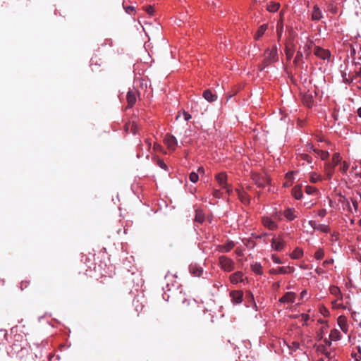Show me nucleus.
<instances>
[{
	"instance_id": "nucleus-32",
	"label": "nucleus",
	"mask_w": 361,
	"mask_h": 361,
	"mask_svg": "<svg viewBox=\"0 0 361 361\" xmlns=\"http://www.w3.org/2000/svg\"><path fill=\"white\" fill-rule=\"evenodd\" d=\"M280 8V4L271 2L267 5V9L269 12H276Z\"/></svg>"
},
{
	"instance_id": "nucleus-29",
	"label": "nucleus",
	"mask_w": 361,
	"mask_h": 361,
	"mask_svg": "<svg viewBox=\"0 0 361 361\" xmlns=\"http://www.w3.org/2000/svg\"><path fill=\"white\" fill-rule=\"evenodd\" d=\"M343 299H339V298H336L334 300L331 302L332 307L334 309H344L345 306L341 302Z\"/></svg>"
},
{
	"instance_id": "nucleus-11",
	"label": "nucleus",
	"mask_w": 361,
	"mask_h": 361,
	"mask_svg": "<svg viewBox=\"0 0 361 361\" xmlns=\"http://www.w3.org/2000/svg\"><path fill=\"white\" fill-rule=\"evenodd\" d=\"M230 296L233 304H240L243 301V293L241 290H233L230 293Z\"/></svg>"
},
{
	"instance_id": "nucleus-56",
	"label": "nucleus",
	"mask_w": 361,
	"mask_h": 361,
	"mask_svg": "<svg viewBox=\"0 0 361 361\" xmlns=\"http://www.w3.org/2000/svg\"><path fill=\"white\" fill-rule=\"evenodd\" d=\"M197 173L203 175L204 173V169L203 167L200 166L197 169Z\"/></svg>"
},
{
	"instance_id": "nucleus-51",
	"label": "nucleus",
	"mask_w": 361,
	"mask_h": 361,
	"mask_svg": "<svg viewBox=\"0 0 361 361\" xmlns=\"http://www.w3.org/2000/svg\"><path fill=\"white\" fill-rule=\"evenodd\" d=\"M302 159L307 161V163H312V158L308 154H302Z\"/></svg>"
},
{
	"instance_id": "nucleus-49",
	"label": "nucleus",
	"mask_w": 361,
	"mask_h": 361,
	"mask_svg": "<svg viewBox=\"0 0 361 361\" xmlns=\"http://www.w3.org/2000/svg\"><path fill=\"white\" fill-rule=\"evenodd\" d=\"M302 58V55L299 51L298 52L295 59H294V63L297 64Z\"/></svg>"
},
{
	"instance_id": "nucleus-34",
	"label": "nucleus",
	"mask_w": 361,
	"mask_h": 361,
	"mask_svg": "<svg viewBox=\"0 0 361 361\" xmlns=\"http://www.w3.org/2000/svg\"><path fill=\"white\" fill-rule=\"evenodd\" d=\"M341 158L339 153H334L332 157V162L331 164L334 165L335 166L341 161Z\"/></svg>"
},
{
	"instance_id": "nucleus-55",
	"label": "nucleus",
	"mask_w": 361,
	"mask_h": 361,
	"mask_svg": "<svg viewBox=\"0 0 361 361\" xmlns=\"http://www.w3.org/2000/svg\"><path fill=\"white\" fill-rule=\"evenodd\" d=\"M125 9H126V11L127 13H129L130 11H135V8L133 6H127Z\"/></svg>"
},
{
	"instance_id": "nucleus-16",
	"label": "nucleus",
	"mask_w": 361,
	"mask_h": 361,
	"mask_svg": "<svg viewBox=\"0 0 361 361\" xmlns=\"http://www.w3.org/2000/svg\"><path fill=\"white\" fill-rule=\"evenodd\" d=\"M334 167L335 166L331 164V163H326L324 166V172L326 176V179L330 180L333 176L334 173Z\"/></svg>"
},
{
	"instance_id": "nucleus-45",
	"label": "nucleus",
	"mask_w": 361,
	"mask_h": 361,
	"mask_svg": "<svg viewBox=\"0 0 361 361\" xmlns=\"http://www.w3.org/2000/svg\"><path fill=\"white\" fill-rule=\"evenodd\" d=\"M320 312L324 316H327L329 314V310L324 306H321L320 307Z\"/></svg>"
},
{
	"instance_id": "nucleus-61",
	"label": "nucleus",
	"mask_w": 361,
	"mask_h": 361,
	"mask_svg": "<svg viewBox=\"0 0 361 361\" xmlns=\"http://www.w3.org/2000/svg\"><path fill=\"white\" fill-rule=\"evenodd\" d=\"M0 332L3 334V336H4V338L6 336V335H7V332H6V330H3V329H1V330L0 331Z\"/></svg>"
},
{
	"instance_id": "nucleus-18",
	"label": "nucleus",
	"mask_w": 361,
	"mask_h": 361,
	"mask_svg": "<svg viewBox=\"0 0 361 361\" xmlns=\"http://www.w3.org/2000/svg\"><path fill=\"white\" fill-rule=\"evenodd\" d=\"M283 215L288 221H293L297 217V215L295 214V210L293 208L286 209L283 212Z\"/></svg>"
},
{
	"instance_id": "nucleus-14",
	"label": "nucleus",
	"mask_w": 361,
	"mask_h": 361,
	"mask_svg": "<svg viewBox=\"0 0 361 361\" xmlns=\"http://www.w3.org/2000/svg\"><path fill=\"white\" fill-rule=\"evenodd\" d=\"M189 269L190 274H192L194 276L199 277L202 275L203 272L202 268L195 264H190Z\"/></svg>"
},
{
	"instance_id": "nucleus-10",
	"label": "nucleus",
	"mask_w": 361,
	"mask_h": 361,
	"mask_svg": "<svg viewBox=\"0 0 361 361\" xmlns=\"http://www.w3.org/2000/svg\"><path fill=\"white\" fill-rule=\"evenodd\" d=\"M314 54L324 60L329 59L331 56V54L329 50L322 49L321 47H317L314 49Z\"/></svg>"
},
{
	"instance_id": "nucleus-7",
	"label": "nucleus",
	"mask_w": 361,
	"mask_h": 361,
	"mask_svg": "<svg viewBox=\"0 0 361 361\" xmlns=\"http://www.w3.org/2000/svg\"><path fill=\"white\" fill-rule=\"evenodd\" d=\"M262 223L264 227L271 231H274L278 228L277 224L269 216H263Z\"/></svg>"
},
{
	"instance_id": "nucleus-9",
	"label": "nucleus",
	"mask_w": 361,
	"mask_h": 361,
	"mask_svg": "<svg viewBox=\"0 0 361 361\" xmlns=\"http://www.w3.org/2000/svg\"><path fill=\"white\" fill-rule=\"evenodd\" d=\"M294 270L295 269L293 267H280L276 269H271L270 273L272 274H286L293 273Z\"/></svg>"
},
{
	"instance_id": "nucleus-53",
	"label": "nucleus",
	"mask_w": 361,
	"mask_h": 361,
	"mask_svg": "<svg viewBox=\"0 0 361 361\" xmlns=\"http://www.w3.org/2000/svg\"><path fill=\"white\" fill-rule=\"evenodd\" d=\"M302 319L304 322H307L310 319V316L307 314H301Z\"/></svg>"
},
{
	"instance_id": "nucleus-24",
	"label": "nucleus",
	"mask_w": 361,
	"mask_h": 361,
	"mask_svg": "<svg viewBox=\"0 0 361 361\" xmlns=\"http://www.w3.org/2000/svg\"><path fill=\"white\" fill-rule=\"evenodd\" d=\"M292 194L296 200H300L302 197L301 186L296 185L292 190Z\"/></svg>"
},
{
	"instance_id": "nucleus-8",
	"label": "nucleus",
	"mask_w": 361,
	"mask_h": 361,
	"mask_svg": "<svg viewBox=\"0 0 361 361\" xmlns=\"http://www.w3.org/2000/svg\"><path fill=\"white\" fill-rule=\"evenodd\" d=\"M164 142L167 145L169 149L171 150H175L178 145L176 138L171 134H166L165 135Z\"/></svg>"
},
{
	"instance_id": "nucleus-13",
	"label": "nucleus",
	"mask_w": 361,
	"mask_h": 361,
	"mask_svg": "<svg viewBox=\"0 0 361 361\" xmlns=\"http://www.w3.org/2000/svg\"><path fill=\"white\" fill-rule=\"evenodd\" d=\"M337 322L341 329L346 334L348 331V324L347 318L344 315H341L337 319Z\"/></svg>"
},
{
	"instance_id": "nucleus-12",
	"label": "nucleus",
	"mask_w": 361,
	"mask_h": 361,
	"mask_svg": "<svg viewBox=\"0 0 361 361\" xmlns=\"http://www.w3.org/2000/svg\"><path fill=\"white\" fill-rule=\"evenodd\" d=\"M296 294L293 292H287L279 299L281 303H293L295 302Z\"/></svg>"
},
{
	"instance_id": "nucleus-31",
	"label": "nucleus",
	"mask_w": 361,
	"mask_h": 361,
	"mask_svg": "<svg viewBox=\"0 0 361 361\" xmlns=\"http://www.w3.org/2000/svg\"><path fill=\"white\" fill-rule=\"evenodd\" d=\"M323 326L320 329V333L319 334L320 338H323L324 335H325L327 332V329L329 328V325L327 323L323 320L319 321Z\"/></svg>"
},
{
	"instance_id": "nucleus-21",
	"label": "nucleus",
	"mask_w": 361,
	"mask_h": 361,
	"mask_svg": "<svg viewBox=\"0 0 361 361\" xmlns=\"http://www.w3.org/2000/svg\"><path fill=\"white\" fill-rule=\"evenodd\" d=\"M203 97L208 102H212L216 100L217 96L213 94L210 90H206L203 92Z\"/></svg>"
},
{
	"instance_id": "nucleus-37",
	"label": "nucleus",
	"mask_w": 361,
	"mask_h": 361,
	"mask_svg": "<svg viewBox=\"0 0 361 361\" xmlns=\"http://www.w3.org/2000/svg\"><path fill=\"white\" fill-rule=\"evenodd\" d=\"M130 128V132L133 133V134H135L137 130L136 124L133 122V123L126 124L125 126V129L126 131H128Z\"/></svg>"
},
{
	"instance_id": "nucleus-19",
	"label": "nucleus",
	"mask_w": 361,
	"mask_h": 361,
	"mask_svg": "<svg viewBox=\"0 0 361 361\" xmlns=\"http://www.w3.org/2000/svg\"><path fill=\"white\" fill-rule=\"evenodd\" d=\"M128 104L130 107L133 106L136 102V93L134 91H129L126 95Z\"/></svg>"
},
{
	"instance_id": "nucleus-36",
	"label": "nucleus",
	"mask_w": 361,
	"mask_h": 361,
	"mask_svg": "<svg viewBox=\"0 0 361 361\" xmlns=\"http://www.w3.org/2000/svg\"><path fill=\"white\" fill-rule=\"evenodd\" d=\"M195 220L199 223H202L204 221V217L201 211L196 210Z\"/></svg>"
},
{
	"instance_id": "nucleus-25",
	"label": "nucleus",
	"mask_w": 361,
	"mask_h": 361,
	"mask_svg": "<svg viewBox=\"0 0 361 361\" xmlns=\"http://www.w3.org/2000/svg\"><path fill=\"white\" fill-rule=\"evenodd\" d=\"M310 148L312 149L314 152H315L322 160L326 159L329 156V152L326 151H323L318 149H313L312 147H310Z\"/></svg>"
},
{
	"instance_id": "nucleus-3",
	"label": "nucleus",
	"mask_w": 361,
	"mask_h": 361,
	"mask_svg": "<svg viewBox=\"0 0 361 361\" xmlns=\"http://www.w3.org/2000/svg\"><path fill=\"white\" fill-rule=\"evenodd\" d=\"M216 180L218 182L219 185L222 188L226 189V192L230 195L233 192L232 187L228 184L227 183V175L225 173H219L215 176Z\"/></svg>"
},
{
	"instance_id": "nucleus-30",
	"label": "nucleus",
	"mask_w": 361,
	"mask_h": 361,
	"mask_svg": "<svg viewBox=\"0 0 361 361\" xmlns=\"http://www.w3.org/2000/svg\"><path fill=\"white\" fill-rule=\"evenodd\" d=\"M251 269L252 271L257 274L262 275L263 273L262 267L259 263L255 262V264H252Z\"/></svg>"
},
{
	"instance_id": "nucleus-1",
	"label": "nucleus",
	"mask_w": 361,
	"mask_h": 361,
	"mask_svg": "<svg viewBox=\"0 0 361 361\" xmlns=\"http://www.w3.org/2000/svg\"><path fill=\"white\" fill-rule=\"evenodd\" d=\"M264 55V59L261 65V70L279 60L278 50L276 46H274L271 49H267Z\"/></svg>"
},
{
	"instance_id": "nucleus-48",
	"label": "nucleus",
	"mask_w": 361,
	"mask_h": 361,
	"mask_svg": "<svg viewBox=\"0 0 361 361\" xmlns=\"http://www.w3.org/2000/svg\"><path fill=\"white\" fill-rule=\"evenodd\" d=\"M327 214V211L326 209H320L319 212H318V216L322 217V218H324Z\"/></svg>"
},
{
	"instance_id": "nucleus-27",
	"label": "nucleus",
	"mask_w": 361,
	"mask_h": 361,
	"mask_svg": "<svg viewBox=\"0 0 361 361\" xmlns=\"http://www.w3.org/2000/svg\"><path fill=\"white\" fill-rule=\"evenodd\" d=\"M267 25H261L257 31L256 32L255 35V39H259L265 32V31L267 30Z\"/></svg>"
},
{
	"instance_id": "nucleus-54",
	"label": "nucleus",
	"mask_w": 361,
	"mask_h": 361,
	"mask_svg": "<svg viewBox=\"0 0 361 361\" xmlns=\"http://www.w3.org/2000/svg\"><path fill=\"white\" fill-rule=\"evenodd\" d=\"M351 201H352L353 207L355 208V210H357L358 208V203H357V200L352 199Z\"/></svg>"
},
{
	"instance_id": "nucleus-20",
	"label": "nucleus",
	"mask_w": 361,
	"mask_h": 361,
	"mask_svg": "<svg viewBox=\"0 0 361 361\" xmlns=\"http://www.w3.org/2000/svg\"><path fill=\"white\" fill-rule=\"evenodd\" d=\"M322 18V13L320 8L317 6H314L312 13V19L313 20H319Z\"/></svg>"
},
{
	"instance_id": "nucleus-47",
	"label": "nucleus",
	"mask_w": 361,
	"mask_h": 361,
	"mask_svg": "<svg viewBox=\"0 0 361 361\" xmlns=\"http://www.w3.org/2000/svg\"><path fill=\"white\" fill-rule=\"evenodd\" d=\"M271 259L276 264H282V261L280 259V258L275 255H272Z\"/></svg>"
},
{
	"instance_id": "nucleus-59",
	"label": "nucleus",
	"mask_w": 361,
	"mask_h": 361,
	"mask_svg": "<svg viewBox=\"0 0 361 361\" xmlns=\"http://www.w3.org/2000/svg\"><path fill=\"white\" fill-rule=\"evenodd\" d=\"M307 294V291L306 290H304L301 292L300 296L302 298H303L306 296Z\"/></svg>"
},
{
	"instance_id": "nucleus-35",
	"label": "nucleus",
	"mask_w": 361,
	"mask_h": 361,
	"mask_svg": "<svg viewBox=\"0 0 361 361\" xmlns=\"http://www.w3.org/2000/svg\"><path fill=\"white\" fill-rule=\"evenodd\" d=\"M285 53L287 60H290L293 56L294 50L288 46H286Z\"/></svg>"
},
{
	"instance_id": "nucleus-42",
	"label": "nucleus",
	"mask_w": 361,
	"mask_h": 361,
	"mask_svg": "<svg viewBox=\"0 0 361 361\" xmlns=\"http://www.w3.org/2000/svg\"><path fill=\"white\" fill-rule=\"evenodd\" d=\"M317 190L314 187L310 186V185H307L305 187V192L308 195L314 194L315 192H317Z\"/></svg>"
},
{
	"instance_id": "nucleus-58",
	"label": "nucleus",
	"mask_w": 361,
	"mask_h": 361,
	"mask_svg": "<svg viewBox=\"0 0 361 361\" xmlns=\"http://www.w3.org/2000/svg\"><path fill=\"white\" fill-rule=\"evenodd\" d=\"M331 341H331V340L329 339V338H325V339H324V343H325V344H326V345H328V346H330V345H331Z\"/></svg>"
},
{
	"instance_id": "nucleus-28",
	"label": "nucleus",
	"mask_w": 361,
	"mask_h": 361,
	"mask_svg": "<svg viewBox=\"0 0 361 361\" xmlns=\"http://www.w3.org/2000/svg\"><path fill=\"white\" fill-rule=\"evenodd\" d=\"M235 246V244L233 242H228L226 245H221L219 247V251L223 252H228L230 250H231Z\"/></svg>"
},
{
	"instance_id": "nucleus-26",
	"label": "nucleus",
	"mask_w": 361,
	"mask_h": 361,
	"mask_svg": "<svg viewBox=\"0 0 361 361\" xmlns=\"http://www.w3.org/2000/svg\"><path fill=\"white\" fill-rule=\"evenodd\" d=\"M341 338V333L338 329H332L329 334V339L331 341H338Z\"/></svg>"
},
{
	"instance_id": "nucleus-64",
	"label": "nucleus",
	"mask_w": 361,
	"mask_h": 361,
	"mask_svg": "<svg viewBox=\"0 0 361 361\" xmlns=\"http://www.w3.org/2000/svg\"><path fill=\"white\" fill-rule=\"evenodd\" d=\"M357 115L361 118V107H360L357 111Z\"/></svg>"
},
{
	"instance_id": "nucleus-5",
	"label": "nucleus",
	"mask_w": 361,
	"mask_h": 361,
	"mask_svg": "<svg viewBox=\"0 0 361 361\" xmlns=\"http://www.w3.org/2000/svg\"><path fill=\"white\" fill-rule=\"evenodd\" d=\"M271 246L272 249L276 251H281L284 248L285 241L283 240L281 235H275L271 240Z\"/></svg>"
},
{
	"instance_id": "nucleus-33",
	"label": "nucleus",
	"mask_w": 361,
	"mask_h": 361,
	"mask_svg": "<svg viewBox=\"0 0 361 361\" xmlns=\"http://www.w3.org/2000/svg\"><path fill=\"white\" fill-rule=\"evenodd\" d=\"M303 255V252L301 249L296 248L290 255L291 258L293 259H299Z\"/></svg>"
},
{
	"instance_id": "nucleus-50",
	"label": "nucleus",
	"mask_w": 361,
	"mask_h": 361,
	"mask_svg": "<svg viewBox=\"0 0 361 361\" xmlns=\"http://www.w3.org/2000/svg\"><path fill=\"white\" fill-rule=\"evenodd\" d=\"M158 165L159 167H161V169H164V170H167V166L166 164L164 162V161L162 160H159L158 162H157Z\"/></svg>"
},
{
	"instance_id": "nucleus-4",
	"label": "nucleus",
	"mask_w": 361,
	"mask_h": 361,
	"mask_svg": "<svg viewBox=\"0 0 361 361\" xmlns=\"http://www.w3.org/2000/svg\"><path fill=\"white\" fill-rule=\"evenodd\" d=\"M252 179L253 182L258 187H264L267 184H268L269 181V178L264 174H259L257 173H253L252 175Z\"/></svg>"
},
{
	"instance_id": "nucleus-63",
	"label": "nucleus",
	"mask_w": 361,
	"mask_h": 361,
	"mask_svg": "<svg viewBox=\"0 0 361 361\" xmlns=\"http://www.w3.org/2000/svg\"><path fill=\"white\" fill-rule=\"evenodd\" d=\"M219 190H215L214 192V195L216 197H219Z\"/></svg>"
},
{
	"instance_id": "nucleus-62",
	"label": "nucleus",
	"mask_w": 361,
	"mask_h": 361,
	"mask_svg": "<svg viewBox=\"0 0 361 361\" xmlns=\"http://www.w3.org/2000/svg\"><path fill=\"white\" fill-rule=\"evenodd\" d=\"M332 263H333V259L326 260L324 262V264H332Z\"/></svg>"
},
{
	"instance_id": "nucleus-39",
	"label": "nucleus",
	"mask_w": 361,
	"mask_h": 361,
	"mask_svg": "<svg viewBox=\"0 0 361 361\" xmlns=\"http://www.w3.org/2000/svg\"><path fill=\"white\" fill-rule=\"evenodd\" d=\"M322 180V177L320 175L313 173L310 176V181L312 183H317L318 181H320Z\"/></svg>"
},
{
	"instance_id": "nucleus-43",
	"label": "nucleus",
	"mask_w": 361,
	"mask_h": 361,
	"mask_svg": "<svg viewBox=\"0 0 361 361\" xmlns=\"http://www.w3.org/2000/svg\"><path fill=\"white\" fill-rule=\"evenodd\" d=\"M349 168V164L346 161H343L340 167L341 171L343 173H345Z\"/></svg>"
},
{
	"instance_id": "nucleus-57",
	"label": "nucleus",
	"mask_w": 361,
	"mask_h": 361,
	"mask_svg": "<svg viewBox=\"0 0 361 361\" xmlns=\"http://www.w3.org/2000/svg\"><path fill=\"white\" fill-rule=\"evenodd\" d=\"M274 218L276 219H281V214L280 212H275L274 214Z\"/></svg>"
},
{
	"instance_id": "nucleus-15",
	"label": "nucleus",
	"mask_w": 361,
	"mask_h": 361,
	"mask_svg": "<svg viewBox=\"0 0 361 361\" xmlns=\"http://www.w3.org/2000/svg\"><path fill=\"white\" fill-rule=\"evenodd\" d=\"M302 102L307 107H312L314 104L313 96L310 93H305L302 95Z\"/></svg>"
},
{
	"instance_id": "nucleus-17",
	"label": "nucleus",
	"mask_w": 361,
	"mask_h": 361,
	"mask_svg": "<svg viewBox=\"0 0 361 361\" xmlns=\"http://www.w3.org/2000/svg\"><path fill=\"white\" fill-rule=\"evenodd\" d=\"M243 281V273L236 271L230 276V281L233 284H237Z\"/></svg>"
},
{
	"instance_id": "nucleus-46",
	"label": "nucleus",
	"mask_w": 361,
	"mask_h": 361,
	"mask_svg": "<svg viewBox=\"0 0 361 361\" xmlns=\"http://www.w3.org/2000/svg\"><path fill=\"white\" fill-rule=\"evenodd\" d=\"M146 12L149 14L150 16H152L154 13V8L152 6H148L145 8Z\"/></svg>"
},
{
	"instance_id": "nucleus-44",
	"label": "nucleus",
	"mask_w": 361,
	"mask_h": 361,
	"mask_svg": "<svg viewBox=\"0 0 361 361\" xmlns=\"http://www.w3.org/2000/svg\"><path fill=\"white\" fill-rule=\"evenodd\" d=\"M288 346L293 350H297L300 347V343L298 341H293Z\"/></svg>"
},
{
	"instance_id": "nucleus-41",
	"label": "nucleus",
	"mask_w": 361,
	"mask_h": 361,
	"mask_svg": "<svg viewBox=\"0 0 361 361\" xmlns=\"http://www.w3.org/2000/svg\"><path fill=\"white\" fill-rule=\"evenodd\" d=\"M12 350L13 351V353L18 354L19 351H23V348H22L20 345H19L17 343H13L11 346Z\"/></svg>"
},
{
	"instance_id": "nucleus-2",
	"label": "nucleus",
	"mask_w": 361,
	"mask_h": 361,
	"mask_svg": "<svg viewBox=\"0 0 361 361\" xmlns=\"http://www.w3.org/2000/svg\"><path fill=\"white\" fill-rule=\"evenodd\" d=\"M219 265L224 271L230 272L235 268L234 262L226 256L221 255L219 257Z\"/></svg>"
},
{
	"instance_id": "nucleus-40",
	"label": "nucleus",
	"mask_w": 361,
	"mask_h": 361,
	"mask_svg": "<svg viewBox=\"0 0 361 361\" xmlns=\"http://www.w3.org/2000/svg\"><path fill=\"white\" fill-rule=\"evenodd\" d=\"M324 256V252L323 249H319L314 254V257L317 259H322Z\"/></svg>"
},
{
	"instance_id": "nucleus-6",
	"label": "nucleus",
	"mask_w": 361,
	"mask_h": 361,
	"mask_svg": "<svg viewBox=\"0 0 361 361\" xmlns=\"http://www.w3.org/2000/svg\"><path fill=\"white\" fill-rule=\"evenodd\" d=\"M308 224L314 230H317L325 233L330 232V227L328 225L317 224L315 221L313 220L309 221Z\"/></svg>"
},
{
	"instance_id": "nucleus-60",
	"label": "nucleus",
	"mask_w": 361,
	"mask_h": 361,
	"mask_svg": "<svg viewBox=\"0 0 361 361\" xmlns=\"http://www.w3.org/2000/svg\"><path fill=\"white\" fill-rule=\"evenodd\" d=\"M293 172H288L286 173V178L290 180L293 178Z\"/></svg>"
},
{
	"instance_id": "nucleus-23",
	"label": "nucleus",
	"mask_w": 361,
	"mask_h": 361,
	"mask_svg": "<svg viewBox=\"0 0 361 361\" xmlns=\"http://www.w3.org/2000/svg\"><path fill=\"white\" fill-rule=\"evenodd\" d=\"M330 293L334 295L336 298H339V299H343V295L341 292V290L338 287L336 286H331L329 288Z\"/></svg>"
},
{
	"instance_id": "nucleus-38",
	"label": "nucleus",
	"mask_w": 361,
	"mask_h": 361,
	"mask_svg": "<svg viewBox=\"0 0 361 361\" xmlns=\"http://www.w3.org/2000/svg\"><path fill=\"white\" fill-rule=\"evenodd\" d=\"M189 179L192 183H197L199 180V175L197 173L191 172L189 175Z\"/></svg>"
},
{
	"instance_id": "nucleus-52",
	"label": "nucleus",
	"mask_w": 361,
	"mask_h": 361,
	"mask_svg": "<svg viewBox=\"0 0 361 361\" xmlns=\"http://www.w3.org/2000/svg\"><path fill=\"white\" fill-rule=\"evenodd\" d=\"M183 116H184V119L187 121L191 118V115L186 111L183 112Z\"/></svg>"
},
{
	"instance_id": "nucleus-22",
	"label": "nucleus",
	"mask_w": 361,
	"mask_h": 361,
	"mask_svg": "<svg viewBox=\"0 0 361 361\" xmlns=\"http://www.w3.org/2000/svg\"><path fill=\"white\" fill-rule=\"evenodd\" d=\"M236 192L241 202H243L245 204H249L250 197L247 195V194L245 192L241 191L240 190L238 189L236 190Z\"/></svg>"
}]
</instances>
